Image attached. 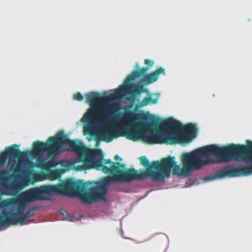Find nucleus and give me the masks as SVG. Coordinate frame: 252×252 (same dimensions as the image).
<instances>
[{
    "instance_id": "nucleus-1",
    "label": "nucleus",
    "mask_w": 252,
    "mask_h": 252,
    "mask_svg": "<svg viewBox=\"0 0 252 252\" xmlns=\"http://www.w3.org/2000/svg\"><path fill=\"white\" fill-rule=\"evenodd\" d=\"M247 145L231 143L220 147L212 144L195 149L189 153H184L181 156L182 173L201 168L204 165L214 163L211 157H215L221 162L243 161L250 164L249 167L234 168L227 165L216 173L219 179L249 176L252 174V142L246 141Z\"/></svg>"
},
{
    "instance_id": "nucleus-2",
    "label": "nucleus",
    "mask_w": 252,
    "mask_h": 252,
    "mask_svg": "<svg viewBox=\"0 0 252 252\" xmlns=\"http://www.w3.org/2000/svg\"><path fill=\"white\" fill-rule=\"evenodd\" d=\"M63 151L75 152L79 158L84 163L78 166V170L91 169L93 167L92 158L101 154V150L94 149L89 152L82 142L78 140H71L65 134L63 131H60L54 136L50 137L46 143L37 141L32 144V150L30 152L32 157L37 158V166L42 169L48 170L55 167L59 164L67 167L64 161H56L54 159L46 161L42 159L44 152H47L49 158L53 159Z\"/></svg>"
},
{
    "instance_id": "nucleus-3",
    "label": "nucleus",
    "mask_w": 252,
    "mask_h": 252,
    "mask_svg": "<svg viewBox=\"0 0 252 252\" xmlns=\"http://www.w3.org/2000/svg\"><path fill=\"white\" fill-rule=\"evenodd\" d=\"M63 151L75 152L79 158L84 163L78 166V170L91 169L93 167L92 158L101 154V150L94 149L89 152L82 142L78 140H71L65 134L63 131H60L54 136L50 137L46 143L37 141L32 144V150L30 152L32 157L37 158V166L42 169L48 170L55 167L59 164L67 167L64 161H56L54 159L46 161L42 159L44 152H47L49 158L53 159Z\"/></svg>"
},
{
    "instance_id": "nucleus-4",
    "label": "nucleus",
    "mask_w": 252,
    "mask_h": 252,
    "mask_svg": "<svg viewBox=\"0 0 252 252\" xmlns=\"http://www.w3.org/2000/svg\"><path fill=\"white\" fill-rule=\"evenodd\" d=\"M96 165L101 166L102 171L105 174H109L112 176L106 177L102 178L97 182L95 186L90 188L89 191H86L88 185L91 183L89 182L84 183L83 193V202L87 204H92L101 200H106L105 196L107 193V186L111 183L127 182L129 183L135 180H141L151 177L152 170L149 168H147L145 171H142L139 173L134 168L126 169V165L120 163H113L111 167H108L107 166L102 165L100 161H98L95 163Z\"/></svg>"
},
{
    "instance_id": "nucleus-5",
    "label": "nucleus",
    "mask_w": 252,
    "mask_h": 252,
    "mask_svg": "<svg viewBox=\"0 0 252 252\" xmlns=\"http://www.w3.org/2000/svg\"><path fill=\"white\" fill-rule=\"evenodd\" d=\"M90 93L86 94L85 95L87 102L90 104L91 107L88 109L84 114L81 121L84 123H90L94 119L95 115L97 112V109L93 106L98 103H103L101 109L98 111L99 115L98 120L101 124L106 126L103 128L98 135V139L107 143L110 142L114 138H117L120 135L117 130L114 128L111 125V120L116 117L115 114L119 109L120 106L119 104L114 102L115 100L91 103L88 101L87 97V95Z\"/></svg>"
},
{
    "instance_id": "nucleus-6",
    "label": "nucleus",
    "mask_w": 252,
    "mask_h": 252,
    "mask_svg": "<svg viewBox=\"0 0 252 252\" xmlns=\"http://www.w3.org/2000/svg\"><path fill=\"white\" fill-rule=\"evenodd\" d=\"M83 189L84 186L81 181L67 180L56 185H43L31 188L23 192L20 197L29 204L36 201L46 200L47 198L43 196L44 194L55 193L76 196L83 202Z\"/></svg>"
},
{
    "instance_id": "nucleus-7",
    "label": "nucleus",
    "mask_w": 252,
    "mask_h": 252,
    "mask_svg": "<svg viewBox=\"0 0 252 252\" xmlns=\"http://www.w3.org/2000/svg\"><path fill=\"white\" fill-rule=\"evenodd\" d=\"M144 63L147 66L146 67H143L140 68L139 70H133L125 79L124 84L120 85L115 92L111 94L108 96H102L97 92H90L87 95L88 101L93 103L98 101L108 102L119 100L125 95L126 90L130 88L133 89V92L135 94H139L143 90L142 86L139 84H131L130 83L131 81L144 75L148 69L154 65V62L152 60L145 59Z\"/></svg>"
},
{
    "instance_id": "nucleus-8",
    "label": "nucleus",
    "mask_w": 252,
    "mask_h": 252,
    "mask_svg": "<svg viewBox=\"0 0 252 252\" xmlns=\"http://www.w3.org/2000/svg\"><path fill=\"white\" fill-rule=\"evenodd\" d=\"M161 126L170 129L172 137L175 138L174 144L187 142L194 138L198 131L195 124L189 123L183 126L173 118L164 121Z\"/></svg>"
},
{
    "instance_id": "nucleus-9",
    "label": "nucleus",
    "mask_w": 252,
    "mask_h": 252,
    "mask_svg": "<svg viewBox=\"0 0 252 252\" xmlns=\"http://www.w3.org/2000/svg\"><path fill=\"white\" fill-rule=\"evenodd\" d=\"M151 168L157 170V172H152V180L155 181H160L165 178H169L171 170L172 169V174L175 175H188L189 173H182V169L177 165L174 157H169L163 158L160 161H153Z\"/></svg>"
},
{
    "instance_id": "nucleus-10",
    "label": "nucleus",
    "mask_w": 252,
    "mask_h": 252,
    "mask_svg": "<svg viewBox=\"0 0 252 252\" xmlns=\"http://www.w3.org/2000/svg\"><path fill=\"white\" fill-rule=\"evenodd\" d=\"M2 204L5 208L10 207L11 211L5 213L4 217H7L9 218H6L5 221L7 223H11L12 225H16L11 221L13 219H18L24 216V213L28 203L26 202L20 197L18 198H8L2 201Z\"/></svg>"
},
{
    "instance_id": "nucleus-11",
    "label": "nucleus",
    "mask_w": 252,
    "mask_h": 252,
    "mask_svg": "<svg viewBox=\"0 0 252 252\" xmlns=\"http://www.w3.org/2000/svg\"><path fill=\"white\" fill-rule=\"evenodd\" d=\"M163 122L161 123L160 126L165 129L164 131L156 129L149 135H142V139L145 143L148 144H174L175 138L172 137L170 129L164 128L161 126Z\"/></svg>"
},
{
    "instance_id": "nucleus-12",
    "label": "nucleus",
    "mask_w": 252,
    "mask_h": 252,
    "mask_svg": "<svg viewBox=\"0 0 252 252\" xmlns=\"http://www.w3.org/2000/svg\"><path fill=\"white\" fill-rule=\"evenodd\" d=\"M18 147L17 144L12 145L10 147H7L5 151L0 154V167L3 166L8 159L10 161L12 157L21 161L25 160L28 155L32 157L30 155L31 151L28 153L21 152L18 149Z\"/></svg>"
},
{
    "instance_id": "nucleus-13",
    "label": "nucleus",
    "mask_w": 252,
    "mask_h": 252,
    "mask_svg": "<svg viewBox=\"0 0 252 252\" xmlns=\"http://www.w3.org/2000/svg\"><path fill=\"white\" fill-rule=\"evenodd\" d=\"M139 114L137 113L129 111L125 113L124 118L125 120L129 122L132 126H138L139 127H148L151 125L148 122V121L151 120L154 125H157L159 120L158 118L150 119L146 115L142 116L139 119H138Z\"/></svg>"
},
{
    "instance_id": "nucleus-14",
    "label": "nucleus",
    "mask_w": 252,
    "mask_h": 252,
    "mask_svg": "<svg viewBox=\"0 0 252 252\" xmlns=\"http://www.w3.org/2000/svg\"><path fill=\"white\" fill-rule=\"evenodd\" d=\"M165 69L161 67L158 68L151 73L144 74L142 82L144 85H149L156 82L160 74H165Z\"/></svg>"
},
{
    "instance_id": "nucleus-15",
    "label": "nucleus",
    "mask_w": 252,
    "mask_h": 252,
    "mask_svg": "<svg viewBox=\"0 0 252 252\" xmlns=\"http://www.w3.org/2000/svg\"><path fill=\"white\" fill-rule=\"evenodd\" d=\"M27 159V158L24 161H21L18 159L19 161H15L14 162V163L11 165L10 168V171L11 172L10 177L11 178L17 179L20 177V174L23 172L21 163L24 162Z\"/></svg>"
},
{
    "instance_id": "nucleus-16",
    "label": "nucleus",
    "mask_w": 252,
    "mask_h": 252,
    "mask_svg": "<svg viewBox=\"0 0 252 252\" xmlns=\"http://www.w3.org/2000/svg\"><path fill=\"white\" fill-rule=\"evenodd\" d=\"M38 209V207L37 206L30 208L28 210L23 217H22L18 219H13V220H11V221H14V222H13L14 224H20L21 225H23L25 224V219L30 218V217L33 216Z\"/></svg>"
},
{
    "instance_id": "nucleus-17",
    "label": "nucleus",
    "mask_w": 252,
    "mask_h": 252,
    "mask_svg": "<svg viewBox=\"0 0 252 252\" xmlns=\"http://www.w3.org/2000/svg\"><path fill=\"white\" fill-rule=\"evenodd\" d=\"M20 185L17 182L6 184L4 186V194L7 195H14L16 194L21 189Z\"/></svg>"
},
{
    "instance_id": "nucleus-18",
    "label": "nucleus",
    "mask_w": 252,
    "mask_h": 252,
    "mask_svg": "<svg viewBox=\"0 0 252 252\" xmlns=\"http://www.w3.org/2000/svg\"><path fill=\"white\" fill-rule=\"evenodd\" d=\"M125 136L131 140L136 141L138 139V134L137 132L131 129H127L125 130Z\"/></svg>"
},
{
    "instance_id": "nucleus-19",
    "label": "nucleus",
    "mask_w": 252,
    "mask_h": 252,
    "mask_svg": "<svg viewBox=\"0 0 252 252\" xmlns=\"http://www.w3.org/2000/svg\"><path fill=\"white\" fill-rule=\"evenodd\" d=\"M97 156L99 157V159L96 161H94L93 159L94 158H92V162H93V167H92V168L94 167H97L98 168L101 167L102 168L101 166H98V165H96L95 164V163L98 161H100V164L102 165H103V164H102V162H103L104 164H109V163L111 164L110 167H111L113 165V163H114V162H112L110 159H108V160L104 159L103 161H102L103 160V159H102L103 156H102V153H101V155H97L96 157H97ZM104 165L105 166V165Z\"/></svg>"
},
{
    "instance_id": "nucleus-20",
    "label": "nucleus",
    "mask_w": 252,
    "mask_h": 252,
    "mask_svg": "<svg viewBox=\"0 0 252 252\" xmlns=\"http://www.w3.org/2000/svg\"><path fill=\"white\" fill-rule=\"evenodd\" d=\"M4 208H5V207L3 206L2 201L0 203V213L1 212L2 210ZM5 213H6V211L3 210L1 212V215L0 216V225H12L11 223H7L5 220L6 218H9V217L7 216L6 217H4V215H5Z\"/></svg>"
},
{
    "instance_id": "nucleus-21",
    "label": "nucleus",
    "mask_w": 252,
    "mask_h": 252,
    "mask_svg": "<svg viewBox=\"0 0 252 252\" xmlns=\"http://www.w3.org/2000/svg\"><path fill=\"white\" fill-rule=\"evenodd\" d=\"M158 102V98L153 99L151 96H147L145 97L141 102L142 106H147L150 104H156Z\"/></svg>"
},
{
    "instance_id": "nucleus-22",
    "label": "nucleus",
    "mask_w": 252,
    "mask_h": 252,
    "mask_svg": "<svg viewBox=\"0 0 252 252\" xmlns=\"http://www.w3.org/2000/svg\"><path fill=\"white\" fill-rule=\"evenodd\" d=\"M9 172L6 169L0 170V184H4L7 182L8 178L7 176Z\"/></svg>"
},
{
    "instance_id": "nucleus-23",
    "label": "nucleus",
    "mask_w": 252,
    "mask_h": 252,
    "mask_svg": "<svg viewBox=\"0 0 252 252\" xmlns=\"http://www.w3.org/2000/svg\"><path fill=\"white\" fill-rule=\"evenodd\" d=\"M49 177L52 179L59 178L61 176V171L59 169L52 170L49 173Z\"/></svg>"
},
{
    "instance_id": "nucleus-24",
    "label": "nucleus",
    "mask_w": 252,
    "mask_h": 252,
    "mask_svg": "<svg viewBox=\"0 0 252 252\" xmlns=\"http://www.w3.org/2000/svg\"><path fill=\"white\" fill-rule=\"evenodd\" d=\"M141 164L143 165L144 166H148V168H149L151 170H152V168L150 167L152 164L150 165V162L147 158L145 156H142L140 158Z\"/></svg>"
},
{
    "instance_id": "nucleus-25",
    "label": "nucleus",
    "mask_w": 252,
    "mask_h": 252,
    "mask_svg": "<svg viewBox=\"0 0 252 252\" xmlns=\"http://www.w3.org/2000/svg\"><path fill=\"white\" fill-rule=\"evenodd\" d=\"M73 98L74 100H78L79 101H81L83 100L84 97L81 94V93L78 92L75 93L73 95Z\"/></svg>"
},
{
    "instance_id": "nucleus-26",
    "label": "nucleus",
    "mask_w": 252,
    "mask_h": 252,
    "mask_svg": "<svg viewBox=\"0 0 252 252\" xmlns=\"http://www.w3.org/2000/svg\"><path fill=\"white\" fill-rule=\"evenodd\" d=\"M60 212L62 214L63 216H68L67 213L63 209H61Z\"/></svg>"
},
{
    "instance_id": "nucleus-27",
    "label": "nucleus",
    "mask_w": 252,
    "mask_h": 252,
    "mask_svg": "<svg viewBox=\"0 0 252 252\" xmlns=\"http://www.w3.org/2000/svg\"><path fill=\"white\" fill-rule=\"evenodd\" d=\"M115 159L116 160H120V161H121L122 160V158L120 157H119L117 155H115Z\"/></svg>"
},
{
    "instance_id": "nucleus-28",
    "label": "nucleus",
    "mask_w": 252,
    "mask_h": 252,
    "mask_svg": "<svg viewBox=\"0 0 252 252\" xmlns=\"http://www.w3.org/2000/svg\"><path fill=\"white\" fill-rule=\"evenodd\" d=\"M138 63H136V66H135V67H138Z\"/></svg>"
},
{
    "instance_id": "nucleus-29",
    "label": "nucleus",
    "mask_w": 252,
    "mask_h": 252,
    "mask_svg": "<svg viewBox=\"0 0 252 252\" xmlns=\"http://www.w3.org/2000/svg\"><path fill=\"white\" fill-rule=\"evenodd\" d=\"M33 221V220H30V221Z\"/></svg>"
}]
</instances>
